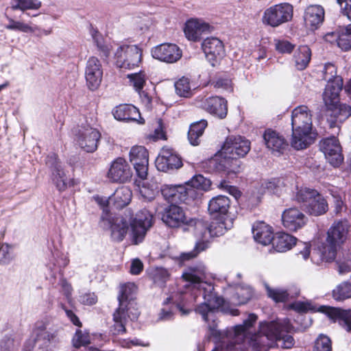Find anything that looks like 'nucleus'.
I'll list each match as a JSON object with an SVG mask.
<instances>
[{
    "label": "nucleus",
    "mask_w": 351,
    "mask_h": 351,
    "mask_svg": "<svg viewBox=\"0 0 351 351\" xmlns=\"http://www.w3.org/2000/svg\"><path fill=\"white\" fill-rule=\"evenodd\" d=\"M260 333L267 339H275L278 346L289 349L293 346L294 339L289 335H282L279 324L275 322L261 323Z\"/></svg>",
    "instance_id": "4468645a"
},
{
    "label": "nucleus",
    "mask_w": 351,
    "mask_h": 351,
    "mask_svg": "<svg viewBox=\"0 0 351 351\" xmlns=\"http://www.w3.org/2000/svg\"><path fill=\"white\" fill-rule=\"evenodd\" d=\"M115 119L126 123L134 122L143 124L145 119L141 117V111H112Z\"/></svg>",
    "instance_id": "4c0bfd02"
},
{
    "label": "nucleus",
    "mask_w": 351,
    "mask_h": 351,
    "mask_svg": "<svg viewBox=\"0 0 351 351\" xmlns=\"http://www.w3.org/2000/svg\"><path fill=\"white\" fill-rule=\"evenodd\" d=\"M130 221V238L132 243L138 245L143 241L148 230L152 226L154 216L146 208L137 212L135 217L130 210H125Z\"/></svg>",
    "instance_id": "0eeeda50"
},
{
    "label": "nucleus",
    "mask_w": 351,
    "mask_h": 351,
    "mask_svg": "<svg viewBox=\"0 0 351 351\" xmlns=\"http://www.w3.org/2000/svg\"><path fill=\"white\" fill-rule=\"evenodd\" d=\"M320 149L326 160L334 167H339L343 161L342 149L338 138L334 136L322 139Z\"/></svg>",
    "instance_id": "f8f14e48"
},
{
    "label": "nucleus",
    "mask_w": 351,
    "mask_h": 351,
    "mask_svg": "<svg viewBox=\"0 0 351 351\" xmlns=\"http://www.w3.org/2000/svg\"><path fill=\"white\" fill-rule=\"evenodd\" d=\"M161 219L171 228L178 227L182 224L195 227V222L197 221L193 219H187L184 210L176 204H171L163 210L161 213Z\"/></svg>",
    "instance_id": "ddd939ff"
},
{
    "label": "nucleus",
    "mask_w": 351,
    "mask_h": 351,
    "mask_svg": "<svg viewBox=\"0 0 351 351\" xmlns=\"http://www.w3.org/2000/svg\"><path fill=\"white\" fill-rule=\"evenodd\" d=\"M335 37L338 47L343 51L351 49V24L343 29Z\"/></svg>",
    "instance_id": "79ce46f5"
},
{
    "label": "nucleus",
    "mask_w": 351,
    "mask_h": 351,
    "mask_svg": "<svg viewBox=\"0 0 351 351\" xmlns=\"http://www.w3.org/2000/svg\"><path fill=\"white\" fill-rule=\"evenodd\" d=\"M337 77V69L335 66L331 63H327L324 66V79L331 84L332 80Z\"/></svg>",
    "instance_id": "bf43d9fd"
},
{
    "label": "nucleus",
    "mask_w": 351,
    "mask_h": 351,
    "mask_svg": "<svg viewBox=\"0 0 351 351\" xmlns=\"http://www.w3.org/2000/svg\"><path fill=\"white\" fill-rule=\"evenodd\" d=\"M313 351H332L330 338L326 335H319L315 341Z\"/></svg>",
    "instance_id": "603ef678"
},
{
    "label": "nucleus",
    "mask_w": 351,
    "mask_h": 351,
    "mask_svg": "<svg viewBox=\"0 0 351 351\" xmlns=\"http://www.w3.org/2000/svg\"><path fill=\"white\" fill-rule=\"evenodd\" d=\"M202 47L206 59L213 66L217 64L225 53L222 41L215 37L206 38L202 44Z\"/></svg>",
    "instance_id": "5701e85b"
},
{
    "label": "nucleus",
    "mask_w": 351,
    "mask_h": 351,
    "mask_svg": "<svg viewBox=\"0 0 351 351\" xmlns=\"http://www.w3.org/2000/svg\"><path fill=\"white\" fill-rule=\"evenodd\" d=\"M342 89V84L339 81L337 83L328 84L323 93V99L327 107L326 110H343L339 104V93ZM344 110H347L344 108ZM348 110H351L349 106Z\"/></svg>",
    "instance_id": "bb28decb"
},
{
    "label": "nucleus",
    "mask_w": 351,
    "mask_h": 351,
    "mask_svg": "<svg viewBox=\"0 0 351 351\" xmlns=\"http://www.w3.org/2000/svg\"><path fill=\"white\" fill-rule=\"evenodd\" d=\"M132 195V191L128 187L121 186L110 197V202H112L116 208L121 209L130 203Z\"/></svg>",
    "instance_id": "f704fd0d"
},
{
    "label": "nucleus",
    "mask_w": 351,
    "mask_h": 351,
    "mask_svg": "<svg viewBox=\"0 0 351 351\" xmlns=\"http://www.w3.org/2000/svg\"><path fill=\"white\" fill-rule=\"evenodd\" d=\"M69 263V259L66 256L63 254H56V258L54 257L53 262L50 263L48 265L49 269L53 272V275L55 276V274L59 271H61L62 269L64 268Z\"/></svg>",
    "instance_id": "3c124183"
},
{
    "label": "nucleus",
    "mask_w": 351,
    "mask_h": 351,
    "mask_svg": "<svg viewBox=\"0 0 351 351\" xmlns=\"http://www.w3.org/2000/svg\"><path fill=\"white\" fill-rule=\"evenodd\" d=\"M250 141L241 136H229L223 147L222 151L225 155H230L243 158L250 150Z\"/></svg>",
    "instance_id": "dca6fc26"
},
{
    "label": "nucleus",
    "mask_w": 351,
    "mask_h": 351,
    "mask_svg": "<svg viewBox=\"0 0 351 351\" xmlns=\"http://www.w3.org/2000/svg\"><path fill=\"white\" fill-rule=\"evenodd\" d=\"M143 269V263L138 258L132 261L130 266V272L132 274L138 275Z\"/></svg>",
    "instance_id": "774afa93"
},
{
    "label": "nucleus",
    "mask_w": 351,
    "mask_h": 351,
    "mask_svg": "<svg viewBox=\"0 0 351 351\" xmlns=\"http://www.w3.org/2000/svg\"><path fill=\"white\" fill-rule=\"evenodd\" d=\"M350 225L348 221L341 220L335 222L327 232L326 242L319 250V260L331 262L335 260L337 250L346 241Z\"/></svg>",
    "instance_id": "20e7f679"
},
{
    "label": "nucleus",
    "mask_w": 351,
    "mask_h": 351,
    "mask_svg": "<svg viewBox=\"0 0 351 351\" xmlns=\"http://www.w3.org/2000/svg\"><path fill=\"white\" fill-rule=\"evenodd\" d=\"M136 291V287L134 283H128L121 287L118 296L119 307L113 313L114 324L111 329L114 335L125 333L128 321H135L140 315L134 298Z\"/></svg>",
    "instance_id": "f03ea898"
},
{
    "label": "nucleus",
    "mask_w": 351,
    "mask_h": 351,
    "mask_svg": "<svg viewBox=\"0 0 351 351\" xmlns=\"http://www.w3.org/2000/svg\"><path fill=\"white\" fill-rule=\"evenodd\" d=\"M9 23L5 25V28L9 30L19 31L23 33H29L30 24L25 23L22 21H14L12 18L8 17Z\"/></svg>",
    "instance_id": "5fc2aeb1"
},
{
    "label": "nucleus",
    "mask_w": 351,
    "mask_h": 351,
    "mask_svg": "<svg viewBox=\"0 0 351 351\" xmlns=\"http://www.w3.org/2000/svg\"><path fill=\"white\" fill-rule=\"evenodd\" d=\"M319 311L324 313L330 319L334 321L342 319L343 322H345V317L348 313V312L341 308L330 306H321Z\"/></svg>",
    "instance_id": "8fccbe9b"
},
{
    "label": "nucleus",
    "mask_w": 351,
    "mask_h": 351,
    "mask_svg": "<svg viewBox=\"0 0 351 351\" xmlns=\"http://www.w3.org/2000/svg\"><path fill=\"white\" fill-rule=\"evenodd\" d=\"M263 139L267 147L273 152L282 153L288 146L284 136L272 129H267L265 131Z\"/></svg>",
    "instance_id": "c756f323"
},
{
    "label": "nucleus",
    "mask_w": 351,
    "mask_h": 351,
    "mask_svg": "<svg viewBox=\"0 0 351 351\" xmlns=\"http://www.w3.org/2000/svg\"><path fill=\"white\" fill-rule=\"evenodd\" d=\"M311 58V51L306 45L298 47L293 55V60L298 70L302 71L306 68Z\"/></svg>",
    "instance_id": "c9c22d12"
},
{
    "label": "nucleus",
    "mask_w": 351,
    "mask_h": 351,
    "mask_svg": "<svg viewBox=\"0 0 351 351\" xmlns=\"http://www.w3.org/2000/svg\"><path fill=\"white\" fill-rule=\"evenodd\" d=\"M297 239L285 232H278L274 235L272 245L278 252H285L296 244Z\"/></svg>",
    "instance_id": "473e14b6"
},
{
    "label": "nucleus",
    "mask_w": 351,
    "mask_h": 351,
    "mask_svg": "<svg viewBox=\"0 0 351 351\" xmlns=\"http://www.w3.org/2000/svg\"><path fill=\"white\" fill-rule=\"evenodd\" d=\"M168 278V271L164 269L156 270L153 276V280L154 284H156L157 286L160 287H162L165 286Z\"/></svg>",
    "instance_id": "4d7b16f0"
},
{
    "label": "nucleus",
    "mask_w": 351,
    "mask_h": 351,
    "mask_svg": "<svg viewBox=\"0 0 351 351\" xmlns=\"http://www.w3.org/2000/svg\"><path fill=\"white\" fill-rule=\"evenodd\" d=\"M176 93L183 97H189L192 95L189 78L182 77L175 83Z\"/></svg>",
    "instance_id": "de8ad7c7"
},
{
    "label": "nucleus",
    "mask_w": 351,
    "mask_h": 351,
    "mask_svg": "<svg viewBox=\"0 0 351 351\" xmlns=\"http://www.w3.org/2000/svg\"><path fill=\"white\" fill-rule=\"evenodd\" d=\"M90 343L89 334L86 332H82L81 330H77L73 338V346L79 348L82 346H85Z\"/></svg>",
    "instance_id": "864d4df0"
},
{
    "label": "nucleus",
    "mask_w": 351,
    "mask_h": 351,
    "mask_svg": "<svg viewBox=\"0 0 351 351\" xmlns=\"http://www.w3.org/2000/svg\"><path fill=\"white\" fill-rule=\"evenodd\" d=\"M93 39L97 45L98 49L104 57H108L110 53L111 48L109 45L103 43L102 38L97 36H93Z\"/></svg>",
    "instance_id": "e2e57ef3"
},
{
    "label": "nucleus",
    "mask_w": 351,
    "mask_h": 351,
    "mask_svg": "<svg viewBox=\"0 0 351 351\" xmlns=\"http://www.w3.org/2000/svg\"><path fill=\"white\" fill-rule=\"evenodd\" d=\"M132 172L123 158H117L110 165L107 173V177L112 182H125L132 178Z\"/></svg>",
    "instance_id": "4be33fe9"
},
{
    "label": "nucleus",
    "mask_w": 351,
    "mask_h": 351,
    "mask_svg": "<svg viewBox=\"0 0 351 351\" xmlns=\"http://www.w3.org/2000/svg\"><path fill=\"white\" fill-rule=\"evenodd\" d=\"M199 248L197 247V243L195 244V248L193 251L181 254L180 256V261L181 263H184V261H189L197 256V254L202 252Z\"/></svg>",
    "instance_id": "0e129e2a"
},
{
    "label": "nucleus",
    "mask_w": 351,
    "mask_h": 351,
    "mask_svg": "<svg viewBox=\"0 0 351 351\" xmlns=\"http://www.w3.org/2000/svg\"><path fill=\"white\" fill-rule=\"evenodd\" d=\"M148 152L143 146H134L130 151V161L142 180L146 179L148 174Z\"/></svg>",
    "instance_id": "f3484780"
},
{
    "label": "nucleus",
    "mask_w": 351,
    "mask_h": 351,
    "mask_svg": "<svg viewBox=\"0 0 351 351\" xmlns=\"http://www.w3.org/2000/svg\"><path fill=\"white\" fill-rule=\"evenodd\" d=\"M152 56L154 59L166 63H174L182 57V50L176 44L162 43L152 49Z\"/></svg>",
    "instance_id": "6ab92c4d"
},
{
    "label": "nucleus",
    "mask_w": 351,
    "mask_h": 351,
    "mask_svg": "<svg viewBox=\"0 0 351 351\" xmlns=\"http://www.w3.org/2000/svg\"><path fill=\"white\" fill-rule=\"evenodd\" d=\"M252 296V291L250 287H237L236 292L231 298V302L234 305L245 304Z\"/></svg>",
    "instance_id": "ea45409f"
},
{
    "label": "nucleus",
    "mask_w": 351,
    "mask_h": 351,
    "mask_svg": "<svg viewBox=\"0 0 351 351\" xmlns=\"http://www.w3.org/2000/svg\"><path fill=\"white\" fill-rule=\"evenodd\" d=\"M206 126L207 122L205 120L193 123L190 125L188 132V139L191 145L197 146L199 144L200 137L202 136Z\"/></svg>",
    "instance_id": "e433bc0d"
},
{
    "label": "nucleus",
    "mask_w": 351,
    "mask_h": 351,
    "mask_svg": "<svg viewBox=\"0 0 351 351\" xmlns=\"http://www.w3.org/2000/svg\"><path fill=\"white\" fill-rule=\"evenodd\" d=\"M128 78L130 80V85H132L137 92H139L143 88L147 80L146 75L143 71L128 74Z\"/></svg>",
    "instance_id": "09e8293b"
},
{
    "label": "nucleus",
    "mask_w": 351,
    "mask_h": 351,
    "mask_svg": "<svg viewBox=\"0 0 351 351\" xmlns=\"http://www.w3.org/2000/svg\"><path fill=\"white\" fill-rule=\"evenodd\" d=\"M34 343L40 348H47L55 346L59 341L56 330L51 328L49 324L37 323L34 330Z\"/></svg>",
    "instance_id": "412c9836"
},
{
    "label": "nucleus",
    "mask_w": 351,
    "mask_h": 351,
    "mask_svg": "<svg viewBox=\"0 0 351 351\" xmlns=\"http://www.w3.org/2000/svg\"><path fill=\"white\" fill-rule=\"evenodd\" d=\"M148 138L152 140L153 141L166 138L162 121L161 119L158 120V127L155 128L152 134H149Z\"/></svg>",
    "instance_id": "13d9d810"
},
{
    "label": "nucleus",
    "mask_w": 351,
    "mask_h": 351,
    "mask_svg": "<svg viewBox=\"0 0 351 351\" xmlns=\"http://www.w3.org/2000/svg\"><path fill=\"white\" fill-rule=\"evenodd\" d=\"M47 165L50 168L51 172V180L59 191H63L69 183V179L66 177V173L61 162L57 158L55 154L47 157Z\"/></svg>",
    "instance_id": "aec40b11"
},
{
    "label": "nucleus",
    "mask_w": 351,
    "mask_h": 351,
    "mask_svg": "<svg viewBox=\"0 0 351 351\" xmlns=\"http://www.w3.org/2000/svg\"><path fill=\"white\" fill-rule=\"evenodd\" d=\"M204 110H227V101L221 97H210L206 99Z\"/></svg>",
    "instance_id": "49530a36"
},
{
    "label": "nucleus",
    "mask_w": 351,
    "mask_h": 351,
    "mask_svg": "<svg viewBox=\"0 0 351 351\" xmlns=\"http://www.w3.org/2000/svg\"><path fill=\"white\" fill-rule=\"evenodd\" d=\"M99 224L104 230H110V235L113 241L120 242L123 240L128 233L130 221L125 211L124 216L113 217L111 213L104 210Z\"/></svg>",
    "instance_id": "6e6552de"
},
{
    "label": "nucleus",
    "mask_w": 351,
    "mask_h": 351,
    "mask_svg": "<svg viewBox=\"0 0 351 351\" xmlns=\"http://www.w3.org/2000/svg\"><path fill=\"white\" fill-rule=\"evenodd\" d=\"M289 306L298 313H306L313 309L311 303L308 302L296 301L291 303Z\"/></svg>",
    "instance_id": "052dcab7"
},
{
    "label": "nucleus",
    "mask_w": 351,
    "mask_h": 351,
    "mask_svg": "<svg viewBox=\"0 0 351 351\" xmlns=\"http://www.w3.org/2000/svg\"><path fill=\"white\" fill-rule=\"evenodd\" d=\"M332 298L337 301H343L351 298V282L345 281L332 291Z\"/></svg>",
    "instance_id": "a19ab883"
},
{
    "label": "nucleus",
    "mask_w": 351,
    "mask_h": 351,
    "mask_svg": "<svg viewBox=\"0 0 351 351\" xmlns=\"http://www.w3.org/2000/svg\"><path fill=\"white\" fill-rule=\"evenodd\" d=\"M30 29L31 30H29V33H32L34 34L35 36H37V37H42L43 36H48L51 32V29H42L41 27H40L37 25H30Z\"/></svg>",
    "instance_id": "69168bd1"
},
{
    "label": "nucleus",
    "mask_w": 351,
    "mask_h": 351,
    "mask_svg": "<svg viewBox=\"0 0 351 351\" xmlns=\"http://www.w3.org/2000/svg\"><path fill=\"white\" fill-rule=\"evenodd\" d=\"M282 221L286 229L295 232L306 224L308 218L298 208H290L282 213Z\"/></svg>",
    "instance_id": "b1692460"
},
{
    "label": "nucleus",
    "mask_w": 351,
    "mask_h": 351,
    "mask_svg": "<svg viewBox=\"0 0 351 351\" xmlns=\"http://www.w3.org/2000/svg\"><path fill=\"white\" fill-rule=\"evenodd\" d=\"M155 162L157 169L163 172L178 169L182 167L181 158L171 148H162Z\"/></svg>",
    "instance_id": "a211bd4d"
},
{
    "label": "nucleus",
    "mask_w": 351,
    "mask_h": 351,
    "mask_svg": "<svg viewBox=\"0 0 351 351\" xmlns=\"http://www.w3.org/2000/svg\"><path fill=\"white\" fill-rule=\"evenodd\" d=\"M291 125L292 129L313 130L311 114L308 111H292Z\"/></svg>",
    "instance_id": "72a5a7b5"
},
{
    "label": "nucleus",
    "mask_w": 351,
    "mask_h": 351,
    "mask_svg": "<svg viewBox=\"0 0 351 351\" xmlns=\"http://www.w3.org/2000/svg\"><path fill=\"white\" fill-rule=\"evenodd\" d=\"M186 184L195 191V189L207 191L210 189L211 182L209 179L199 174L194 176Z\"/></svg>",
    "instance_id": "c03bdc74"
},
{
    "label": "nucleus",
    "mask_w": 351,
    "mask_h": 351,
    "mask_svg": "<svg viewBox=\"0 0 351 351\" xmlns=\"http://www.w3.org/2000/svg\"><path fill=\"white\" fill-rule=\"evenodd\" d=\"M232 219L228 217H219L210 224L197 220L194 228V234L199 240L197 242V247L200 250H206L209 246V239L211 237L224 234L228 230L232 228Z\"/></svg>",
    "instance_id": "7ed1b4c3"
},
{
    "label": "nucleus",
    "mask_w": 351,
    "mask_h": 351,
    "mask_svg": "<svg viewBox=\"0 0 351 351\" xmlns=\"http://www.w3.org/2000/svg\"><path fill=\"white\" fill-rule=\"evenodd\" d=\"M295 199L302 204L307 213L313 216H320L328 210V205L324 197L317 191L310 188H302L298 190Z\"/></svg>",
    "instance_id": "423d86ee"
},
{
    "label": "nucleus",
    "mask_w": 351,
    "mask_h": 351,
    "mask_svg": "<svg viewBox=\"0 0 351 351\" xmlns=\"http://www.w3.org/2000/svg\"><path fill=\"white\" fill-rule=\"evenodd\" d=\"M261 186L265 189V192L279 195L282 192L285 184L281 179L273 178L263 182Z\"/></svg>",
    "instance_id": "37998d69"
},
{
    "label": "nucleus",
    "mask_w": 351,
    "mask_h": 351,
    "mask_svg": "<svg viewBox=\"0 0 351 351\" xmlns=\"http://www.w3.org/2000/svg\"><path fill=\"white\" fill-rule=\"evenodd\" d=\"M79 301L84 305H93L97 301V297L94 293H84L80 295Z\"/></svg>",
    "instance_id": "680f3d73"
},
{
    "label": "nucleus",
    "mask_w": 351,
    "mask_h": 351,
    "mask_svg": "<svg viewBox=\"0 0 351 351\" xmlns=\"http://www.w3.org/2000/svg\"><path fill=\"white\" fill-rule=\"evenodd\" d=\"M205 274L206 268L200 263L189 267L183 272L182 278L191 282L192 289L196 290L204 299V302L196 306L195 311L208 323L210 335L214 338L215 343V348L212 351H241L243 349L242 343L245 341L247 331L256 322L257 316L250 314L242 325L236 326L234 329L226 331L217 330L214 311L220 309L227 313L228 306L225 300L214 291L213 285L203 280Z\"/></svg>",
    "instance_id": "f257e3e1"
},
{
    "label": "nucleus",
    "mask_w": 351,
    "mask_h": 351,
    "mask_svg": "<svg viewBox=\"0 0 351 351\" xmlns=\"http://www.w3.org/2000/svg\"><path fill=\"white\" fill-rule=\"evenodd\" d=\"M77 144L82 149L88 153L95 152L101 138L99 132L90 126V123L85 115H82L77 122V125L72 130Z\"/></svg>",
    "instance_id": "39448f33"
},
{
    "label": "nucleus",
    "mask_w": 351,
    "mask_h": 351,
    "mask_svg": "<svg viewBox=\"0 0 351 351\" xmlns=\"http://www.w3.org/2000/svg\"><path fill=\"white\" fill-rule=\"evenodd\" d=\"M230 200L225 195H218L213 197L208 203L209 213L217 217H227L228 209L230 208Z\"/></svg>",
    "instance_id": "7c9ffc66"
},
{
    "label": "nucleus",
    "mask_w": 351,
    "mask_h": 351,
    "mask_svg": "<svg viewBox=\"0 0 351 351\" xmlns=\"http://www.w3.org/2000/svg\"><path fill=\"white\" fill-rule=\"evenodd\" d=\"M142 51L136 45L119 46L114 54L116 66L120 69H132L141 62Z\"/></svg>",
    "instance_id": "9d476101"
},
{
    "label": "nucleus",
    "mask_w": 351,
    "mask_h": 351,
    "mask_svg": "<svg viewBox=\"0 0 351 351\" xmlns=\"http://www.w3.org/2000/svg\"><path fill=\"white\" fill-rule=\"evenodd\" d=\"M41 6L40 1L38 0H14L12 2L11 8L13 10L38 9Z\"/></svg>",
    "instance_id": "a18cd8bd"
},
{
    "label": "nucleus",
    "mask_w": 351,
    "mask_h": 351,
    "mask_svg": "<svg viewBox=\"0 0 351 351\" xmlns=\"http://www.w3.org/2000/svg\"><path fill=\"white\" fill-rule=\"evenodd\" d=\"M163 197L171 204L180 203L190 204L193 199L195 191L184 185L164 184L161 187Z\"/></svg>",
    "instance_id": "9b49d317"
},
{
    "label": "nucleus",
    "mask_w": 351,
    "mask_h": 351,
    "mask_svg": "<svg viewBox=\"0 0 351 351\" xmlns=\"http://www.w3.org/2000/svg\"><path fill=\"white\" fill-rule=\"evenodd\" d=\"M293 134L291 141V146L297 149H304L315 142L317 132L313 130H302L301 129H292Z\"/></svg>",
    "instance_id": "c85d7f7f"
},
{
    "label": "nucleus",
    "mask_w": 351,
    "mask_h": 351,
    "mask_svg": "<svg viewBox=\"0 0 351 351\" xmlns=\"http://www.w3.org/2000/svg\"><path fill=\"white\" fill-rule=\"evenodd\" d=\"M274 44L275 49L280 53H291L295 47L294 45L285 39H276Z\"/></svg>",
    "instance_id": "6e6d98bb"
},
{
    "label": "nucleus",
    "mask_w": 351,
    "mask_h": 351,
    "mask_svg": "<svg viewBox=\"0 0 351 351\" xmlns=\"http://www.w3.org/2000/svg\"><path fill=\"white\" fill-rule=\"evenodd\" d=\"M267 293L269 298H271L276 302H284L297 296L300 293V291L296 289L295 292L291 293V291H287L282 289H271L269 286H266Z\"/></svg>",
    "instance_id": "58836bf2"
},
{
    "label": "nucleus",
    "mask_w": 351,
    "mask_h": 351,
    "mask_svg": "<svg viewBox=\"0 0 351 351\" xmlns=\"http://www.w3.org/2000/svg\"><path fill=\"white\" fill-rule=\"evenodd\" d=\"M338 3L341 5L343 14L351 21V0H340Z\"/></svg>",
    "instance_id": "338daca9"
},
{
    "label": "nucleus",
    "mask_w": 351,
    "mask_h": 351,
    "mask_svg": "<svg viewBox=\"0 0 351 351\" xmlns=\"http://www.w3.org/2000/svg\"><path fill=\"white\" fill-rule=\"evenodd\" d=\"M208 23L198 19H191L186 21L184 25V32L189 40L199 41L202 35L209 32Z\"/></svg>",
    "instance_id": "a878e982"
},
{
    "label": "nucleus",
    "mask_w": 351,
    "mask_h": 351,
    "mask_svg": "<svg viewBox=\"0 0 351 351\" xmlns=\"http://www.w3.org/2000/svg\"><path fill=\"white\" fill-rule=\"evenodd\" d=\"M325 11L319 5H311L308 6L304 14L305 25L311 30L318 29L324 20Z\"/></svg>",
    "instance_id": "cd10ccee"
},
{
    "label": "nucleus",
    "mask_w": 351,
    "mask_h": 351,
    "mask_svg": "<svg viewBox=\"0 0 351 351\" xmlns=\"http://www.w3.org/2000/svg\"><path fill=\"white\" fill-rule=\"evenodd\" d=\"M215 170L219 173H226L228 176L237 174L243 169L242 162L237 158V156L225 155L219 160H212L210 161Z\"/></svg>",
    "instance_id": "393cba45"
},
{
    "label": "nucleus",
    "mask_w": 351,
    "mask_h": 351,
    "mask_svg": "<svg viewBox=\"0 0 351 351\" xmlns=\"http://www.w3.org/2000/svg\"><path fill=\"white\" fill-rule=\"evenodd\" d=\"M252 233L256 241L263 245L272 243L274 237L272 228L263 221H259L254 224Z\"/></svg>",
    "instance_id": "2f4dec72"
},
{
    "label": "nucleus",
    "mask_w": 351,
    "mask_h": 351,
    "mask_svg": "<svg viewBox=\"0 0 351 351\" xmlns=\"http://www.w3.org/2000/svg\"><path fill=\"white\" fill-rule=\"evenodd\" d=\"M293 8L288 3H279L266 9L263 16V23L276 27L290 21L293 18Z\"/></svg>",
    "instance_id": "1a4fd4ad"
},
{
    "label": "nucleus",
    "mask_w": 351,
    "mask_h": 351,
    "mask_svg": "<svg viewBox=\"0 0 351 351\" xmlns=\"http://www.w3.org/2000/svg\"><path fill=\"white\" fill-rule=\"evenodd\" d=\"M85 80L86 86L90 90H97L102 81L103 68L100 60L95 57H90L86 64Z\"/></svg>",
    "instance_id": "2eb2a0df"
}]
</instances>
